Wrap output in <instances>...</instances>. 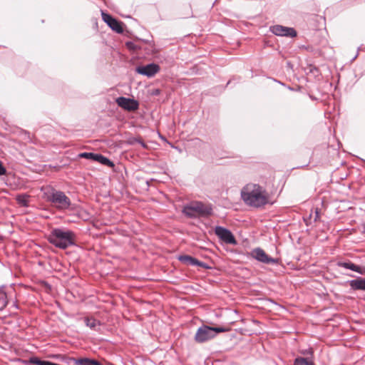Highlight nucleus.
<instances>
[{
  "label": "nucleus",
  "mask_w": 365,
  "mask_h": 365,
  "mask_svg": "<svg viewBox=\"0 0 365 365\" xmlns=\"http://www.w3.org/2000/svg\"><path fill=\"white\" fill-rule=\"evenodd\" d=\"M339 266L358 273H361V268L351 262H339Z\"/></svg>",
  "instance_id": "obj_16"
},
{
  "label": "nucleus",
  "mask_w": 365,
  "mask_h": 365,
  "mask_svg": "<svg viewBox=\"0 0 365 365\" xmlns=\"http://www.w3.org/2000/svg\"><path fill=\"white\" fill-rule=\"evenodd\" d=\"M48 240L56 247L66 249L74 243V235L70 230L55 229L51 232Z\"/></svg>",
  "instance_id": "obj_3"
},
{
  "label": "nucleus",
  "mask_w": 365,
  "mask_h": 365,
  "mask_svg": "<svg viewBox=\"0 0 365 365\" xmlns=\"http://www.w3.org/2000/svg\"><path fill=\"white\" fill-rule=\"evenodd\" d=\"M93 160L103 165H113V163L106 157L100 154H95Z\"/></svg>",
  "instance_id": "obj_19"
},
{
  "label": "nucleus",
  "mask_w": 365,
  "mask_h": 365,
  "mask_svg": "<svg viewBox=\"0 0 365 365\" xmlns=\"http://www.w3.org/2000/svg\"><path fill=\"white\" fill-rule=\"evenodd\" d=\"M270 31L277 36L294 37L297 32L293 28L286 27L281 25H274L270 27Z\"/></svg>",
  "instance_id": "obj_11"
},
{
  "label": "nucleus",
  "mask_w": 365,
  "mask_h": 365,
  "mask_svg": "<svg viewBox=\"0 0 365 365\" xmlns=\"http://www.w3.org/2000/svg\"><path fill=\"white\" fill-rule=\"evenodd\" d=\"M135 71L139 74L150 78L160 71V67L155 63H150L145 66H138Z\"/></svg>",
  "instance_id": "obj_10"
},
{
  "label": "nucleus",
  "mask_w": 365,
  "mask_h": 365,
  "mask_svg": "<svg viewBox=\"0 0 365 365\" xmlns=\"http://www.w3.org/2000/svg\"><path fill=\"white\" fill-rule=\"evenodd\" d=\"M44 197L58 210H65L73 209L71 207V200L62 191L51 188L49 190L44 192Z\"/></svg>",
  "instance_id": "obj_2"
},
{
  "label": "nucleus",
  "mask_w": 365,
  "mask_h": 365,
  "mask_svg": "<svg viewBox=\"0 0 365 365\" xmlns=\"http://www.w3.org/2000/svg\"><path fill=\"white\" fill-rule=\"evenodd\" d=\"M17 200L21 205L24 206H27L28 205L27 197L25 195H19L17 197Z\"/></svg>",
  "instance_id": "obj_21"
},
{
  "label": "nucleus",
  "mask_w": 365,
  "mask_h": 365,
  "mask_svg": "<svg viewBox=\"0 0 365 365\" xmlns=\"http://www.w3.org/2000/svg\"><path fill=\"white\" fill-rule=\"evenodd\" d=\"M101 16L103 21L106 22L112 30L115 31L118 34L123 33V29L122 27L121 22L118 21L112 16L103 11H102Z\"/></svg>",
  "instance_id": "obj_9"
},
{
  "label": "nucleus",
  "mask_w": 365,
  "mask_h": 365,
  "mask_svg": "<svg viewBox=\"0 0 365 365\" xmlns=\"http://www.w3.org/2000/svg\"><path fill=\"white\" fill-rule=\"evenodd\" d=\"M72 360L76 365H102L100 361L88 358H73Z\"/></svg>",
  "instance_id": "obj_12"
},
{
  "label": "nucleus",
  "mask_w": 365,
  "mask_h": 365,
  "mask_svg": "<svg viewBox=\"0 0 365 365\" xmlns=\"http://www.w3.org/2000/svg\"><path fill=\"white\" fill-rule=\"evenodd\" d=\"M210 208L205 207L202 202H199L191 203L183 208L185 215L191 217L209 215L210 214Z\"/></svg>",
  "instance_id": "obj_5"
},
{
  "label": "nucleus",
  "mask_w": 365,
  "mask_h": 365,
  "mask_svg": "<svg viewBox=\"0 0 365 365\" xmlns=\"http://www.w3.org/2000/svg\"><path fill=\"white\" fill-rule=\"evenodd\" d=\"M243 201L250 206L260 207L268 203L269 195L260 185L254 183L246 185L241 191Z\"/></svg>",
  "instance_id": "obj_1"
},
{
  "label": "nucleus",
  "mask_w": 365,
  "mask_h": 365,
  "mask_svg": "<svg viewBox=\"0 0 365 365\" xmlns=\"http://www.w3.org/2000/svg\"><path fill=\"white\" fill-rule=\"evenodd\" d=\"M138 143L140 144L143 148L147 147L145 143L141 140V138H140V141H138Z\"/></svg>",
  "instance_id": "obj_25"
},
{
  "label": "nucleus",
  "mask_w": 365,
  "mask_h": 365,
  "mask_svg": "<svg viewBox=\"0 0 365 365\" xmlns=\"http://www.w3.org/2000/svg\"><path fill=\"white\" fill-rule=\"evenodd\" d=\"M228 329L223 327H210L208 326H202L200 327L195 336V339L197 342L202 343L211 339H213L217 334L225 332Z\"/></svg>",
  "instance_id": "obj_4"
},
{
  "label": "nucleus",
  "mask_w": 365,
  "mask_h": 365,
  "mask_svg": "<svg viewBox=\"0 0 365 365\" xmlns=\"http://www.w3.org/2000/svg\"><path fill=\"white\" fill-rule=\"evenodd\" d=\"M80 157L87 158V159H93L95 156L94 153H83L79 155Z\"/></svg>",
  "instance_id": "obj_22"
},
{
  "label": "nucleus",
  "mask_w": 365,
  "mask_h": 365,
  "mask_svg": "<svg viewBox=\"0 0 365 365\" xmlns=\"http://www.w3.org/2000/svg\"><path fill=\"white\" fill-rule=\"evenodd\" d=\"M115 101L118 106L128 111H135L138 110L139 106L137 101L125 97H119Z\"/></svg>",
  "instance_id": "obj_8"
},
{
  "label": "nucleus",
  "mask_w": 365,
  "mask_h": 365,
  "mask_svg": "<svg viewBox=\"0 0 365 365\" xmlns=\"http://www.w3.org/2000/svg\"><path fill=\"white\" fill-rule=\"evenodd\" d=\"M138 141H140V138L132 137L128 139V143L130 145H133L135 143H138Z\"/></svg>",
  "instance_id": "obj_23"
},
{
  "label": "nucleus",
  "mask_w": 365,
  "mask_h": 365,
  "mask_svg": "<svg viewBox=\"0 0 365 365\" xmlns=\"http://www.w3.org/2000/svg\"><path fill=\"white\" fill-rule=\"evenodd\" d=\"M178 259L186 264H190V265H199L200 263L198 262V260L195 258H193L188 255H182L178 257Z\"/></svg>",
  "instance_id": "obj_14"
},
{
  "label": "nucleus",
  "mask_w": 365,
  "mask_h": 365,
  "mask_svg": "<svg viewBox=\"0 0 365 365\" xmlns=\"http://www.w3.org/2000/svg\"><path fill=\"white\" fill-rule=\"evenodd\" d=\"M29 363L36 364V365H54L55 363L41 360L37 357H31L29 359Z\"/></svg>",
  "instance_id": "obj_18"
},
{
  "label": "nucleus",
  "mask_w": 365,
  "mask_h": 365,
  "mask_svg": "<svg viewBox=\"0 0 365 365\" xmlns=\"http://www.w3.org/2000/svg\"><path fill=\"white\" fill-rule=\"evenodd\" d=\"M294 365H314L310 361H308L305 358L298 357L294 360Z\"/></svg>",
  "instance_id": "obj_20"
},
{
  "label": "nucleus",
  "mask_w": 365,
  "mask_h": 365,
  "mask_svg": "<svg viewBox=\"0 0 365 365\" xmlns=\"http://www.w3.org/2000/svg\"><path fill=\"white\" fill-rule=\"evenodd\" d=\"M215 234L225 244L233 245L237 244V242L231 231L223 227L216 226L215 227Z\"/></svg>",
  "instance_id": "obj_6"
},
{
  "label": "nucleus",
  "mask_w": 365,
  "mask_h": 365,
  "mask_svg": "<svg viewBox=\"0 0 365 365\" xmlns=\"http://www.w3.org/2000/svg\"><path fill=\"white\" fill-rule=\"evenodd\" d=\"M349 284L354 289L365 291V279H356L351 280Z\"/></svg>",
  "instance_id": "obj_13"
},
{
  "label": "nucleus",
  "mask_w": 365,
  "mask_h": 365,
  "mask_svg": "<svg viewBox=\"0 0 365 365\" xmlns=\"http://www.w3.org/2000/svg\"><path fill=\"white\" fill-rule=\"evenodd\" d=\"M84 322L87 327L93 330H97V328L100 326V322L94 318L86 317Z\"/></svg>",
  "instance_id": "obj_15"
},
{
  "label": "nucleus",
  "mask_w": 365,
  "mask_h": 365,
  "mask_svg": "<svg viewBox=\"0 0 365 365\" xmlns=\"http://www.w3.org/2000/svg\"><path fill=\"white\" fill-rule=\"evenodd\" d=\"M8 304L7 296L6 292L4 291V287H0V309H3L6 307Z\"/></svg>",
  "instance_id": "obj_17"
},
{
  "label": "nucleus",
  "mask_w": 365,
  "mask_h": 365,
  "mask_svg": "<svg viewBox=\"0 0 365 365\" xmlns=\"http://www.w3.org/2000/svg\"><path fill=\"white\" fill-rule=\"evenodd\" d=\"M250 256L256 260L264 264H276L277 259L268 256L261 248H255L250 252Z\"/></svg>",
  "instance_id": "obj_7"
},
{
  "label": "nucleus",
  "mask_w": 365,
  "mask_h": 365,
  "mask_svg": "<svg viewBox=\"0 0 365 365\" xmlns=\"http://www.w3.org/2000/svg\"><path fill=\"white\" fill-rule=\"evenodd\" d=\"M6 173V170L2 165L1 162L0 161V175H5Z\"/></svg>",
  "instance_id": "obj_24"
},
{
  "label": "nucleus",
  "mask_w": 365,
  "mask_h": 365,
  "mask_svg": "<svg viewBox=\"0 0 365 365\" xmlns=\"http://www.w3.org/2000/svg\"><path fill=\"white\" fill-rule=\"evenodd\" d=\"M155 94H158V93H159V91H158V90H157V91H155Z\"/></svg>",
  "instance_id": "obj_26"
}]
</instances>
